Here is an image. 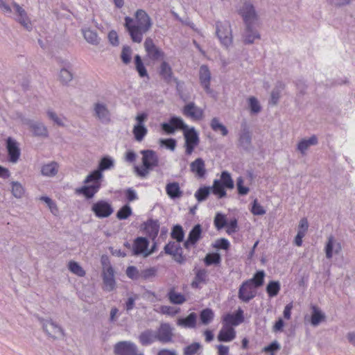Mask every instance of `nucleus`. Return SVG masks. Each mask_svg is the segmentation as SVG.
Masks as SVG:
<instances>
[{
    "mask_svg": "<svg viewBox=\"0 0 355 355\" xmlns=\"http://www.w3.org/2000/svg\"><path fill=\"white\" fill-rule=\"evenodd\" d=\"M44 332L53 339L60 338L64 336L63 329L51 319L39 318Z\"/></svg>",
    "mask_w": 355,
    "mask_h": 355,
    "instance_id": "obj_4",
    "label": "nucleus"
},
{
    "mask_svg": "<svg viewBox=\"0 0 355 355\" xmlns=\"http://www.w3.org/2000/svg\"><path fill=\"white\" fill-rule=\"evenodd\" d=\"M87 184L77 189L76 192L83 194L87 199H91L98 191L101 187V180H93Z\"/></svg>",
    "mask_w": 355,
    "mask_h": 355,
    "instance_id": "obj_14",
    "label": "nucleus"
},
{
    "mask_svg": "<svg viewBox=\"0 0 355 355\" xmlns=\"http://www.w3.org/2000/svg\"><path fill=\"white\" fill-rule=\"evenodd\" d=\"M202 345L198 342L192 343L183 349V355H200Z\"/></svg>",
    "mask_w": 355,
    "mask_h": 355,
    "instance_id": "obj_36",
    "label": "nucleus"
},
{
    "mask_svg": "<svg viewBox=\"0 0 355 355\" xmlns=\"http://www.w3.org/2000/svg\"><path fill=\"white\" fill-rule=\"evenodd\" d=\"M280 288V283L278 281H270L266 286V292L269 297H273L278 295Z\"/></svg>",
    "mask_w": 355,
    "mask_h": 355,
    "instance_id": "obj_43",
    "label": "nucleus"
},
{
    "mask_svg": "<svg viewBox=\"0 0 355 355\" xmlns=\"http://www.w3.org/2000/svg\"><path fill=\"white\" fill-rule=\"evenodd\" d=\"M157 273V269L155 267H150L140 272V278L145 281H150L155 278Z\"/></svg>",
    "mask_w": 355,
    "mask_h": 355,
    "instance_id": "obj_47",
    "label": "nucleus"
},
{
    "mask_svg": "<svg viewBox=\"0 0 355 355\" xmlns=\"http://www.w3.org/2000/svg\"><path fill=\"white\" fill-rule=\"evenodd\" d=\"M252 213L255 216H262L266 214L264 208L258 202L257 199L254 200L251 209Z\"/></svg>",
    "mask_w": 355,
    "mask_h": 355,
    "instance_id": "obj_61",
    "label": "nucleus"
},
{
    "mask_svg": "<svg viewBox=\"0 0 355 355\" xmlns=\"http://www.w3.org/2000/svg\"><path fill=\"white\" fill-rule=\"evenodd\" d=\"M159 144L161 146H164L166 148L173 151L176 147L177 142L173 138L160 139Z\"/></svg>",
    "mask_w": 355,
    "mask_h": 355,
    "instance_id": "obj_62",
    "label": "nucleus"
},
{
    "mask_svg": "<svg viewBox=\"0 0 355 355\" xmlns=\"http://www.w3.org/2000/svg\"><path fill=\"white\" fill-rule=\"evenodd\" d=\"M245 28L242 33L243 42L245 44H252L256 39H260L259 32L254 28V24H244Z\"/></svg>",
    "mask_w": 355,
    "mask_h": 355,
    "instance_id": "obj_19",
    "label": "nucleus"
},
{
    "mask_svg": "<svg viewBox=\"0 0 355 355\" xmlns=\"http://www.w3.org/2000/svg\"><path fill=\"white\" fill-rule=\"evenodd\" d=\"M58 172V164L55 162H51L42 166L41 173L44 176L53 177Z\"/></svg>",
    "mask_w": 355,
    "mask_h": 355,
    "instance_id": "obj_38",
    "label": "nucleus"
},
{
    "mask_svg": "<svg viewBox=\"0 0 355 355\" xmlns=\"http://www.w3.org/2000/svg\"><path fill=\"white\" fill-rule=\"evenodd\" d=\"M335 241H334V239L333 236H329L328 238V241L326 243V245H325V254H326V257L327 259H331L333 257V250H334V252L336 254H338L339 252L341 250V247H340V243H336L335 245Z\"/></svg>",
    "mask_w": 355,
    "mask_h": 355,
    "instance_id": "obj_33",
    "label": "nucleus"
},
{
    "mask_svg": "<svg viewBox=\"0 0 355 355\" xmlns=\"http://www.w3.org/2000/svg\"><path fill=\"white\" fill-rule=\"evenodd\" d=\"M216 34L222 45L225 47L232 44L233 37L231 24L229 21L216 22Z\"/></svg>",
    "mask_w": 355,
    "mask_h": 355,
    "instance_id": "obj_1",
    "label": "nucleus"
},
{
    "mask_svg": "<svg viewBox=\"0 0 355 355\" xmlns=\"http://www.w3.org/2000/svg\"><path fill=\"white\" fill-rule=\"evenodd\" d=\"M265 272L263 270L257 271L253 276V277L246 282H250V285L252 286L253 284L255 288H259L263 284Z\"/></svg>",
    "mask_w": 355,
    "mask_h": 355,
    "instance_id": "obj_41",
    "label": "nucleus"
},
{
    "mask_svg": "<svg viewBox=\"0 0 355 355\" xmlns=\"http://www.w3.org/2000/svg\"><path fill=\"white\" fill-rule=\"evenodd\" d=\"M91 210L98 218H107L114 212L112 205L104 200H100L94 203Z\"/></svg>",
    "mask_w": 355,
    "mask_h": 355,
    "instance_id": "obj_5",
    "label": "nucleus"
},
{
    "mask_svg": "<svg viewBox=\"0 0 355 355\" xmlns=\"http://www.w3.org/2000/svg\"><path fill=\"white\" fill-rule=\"evenodd\" d=\"M183 135L184 139V148L185 154L190 155L193 152L195 148L200 143V138L198 132L196 130L194 127L189 128V126H184L183 131Z\"/></svg>",
    "mask_w": 355,
    "mask_h": 355,
    "instance_id": "obj_2",
    "label": "nucleus"
},
{
    "mask_svg": "<svg viewBox=\"0 0 355 355\" xmlns=\"http://www.w3.org/2000/svg\"><path fill=\"white\" fill-rule=\"evenodd\" d=\"M236 337V331L232 327L223 326L218 335L220 342H230Z\"/></svg>",
    "mask_w": 355,
    "mask_h": 355,
    "instance_id": "obj_27",
    "label": "nucleus"
},
{
    "mask_svg": "<svg viewBox=\"0 0 355 355\" xmlns=\"http://www.w3.org/2000/svg\"><path fill=\"white\" fill-rule=\"evenodd\" d=\"M211 129L215 132L220 131L223 136H226L228 134L227 128L221 123L217 118H213L210 123Z\"/></svg>",
    "mask_w": 355,
    "mask_h": 355,
    "instance_id": "obj_46",
    "label": "nucleus"
},
{
    "mask_svg": "<svg viewBox=\"0 0 355 355\" xmlns=\"http://www.w3.org/2000/svg\"><path fill=\"white\" fill-rule=\"evenodd\" d=\"M174 328L168 322H162L155 331L157 340L162 343H169L173 341Z\"/></svg>",
    "mask_w": 355,
    "mask_h": 355,
    "instance_id": "obj_7",
    "label": "nucleus"
},
{
    "mask_svg": "<svg viewBox=\"0 0 355 355\" xmlns=\"http://www.w3.org/2000/svg\"><path fill=\"white\" fill-rule=\"evenodd\" d=\"M23 123L28 126L35 137H47L49 135L47 128L42 122L25 119Z\"/></svg>",
    "mask_w": 355,
    "mask_h": 355,
    "instance_id": "obj_12",
    "label": "nucleus"
},
{
    "mask_svg": "<svg viewBox=\"0 0 355 355\" xmlns=\"http://www.w3.org/2000/svg\"><path fill=\"white\" fill-rule=\"evenodd\" d=\"M211 187V191L214 195H216L218 198H223L227 196V189L221 182L216 179L214 180L213 185Z\"/></svg>",
    "mask_w": 355,
    "mask_h": 355,
    "instance_id": "obj_39",
    "label": "nucleus"
},
{
    "mask_svg": "<svg viewBox=\"0 0 355 355\" xmlns=\"http://www.w3.org/2000/svg\"><path fill=\"white\" fill-rule=\"evenodd\" d=\"M166 191L171 199L179 198L182 196V191L180 190V185L175 182L167 184Z\"/></svg>",
    "mask_w": 355,
    "mask_h": 355,
    "instance_id": "obj_34",
    "label": "nucleus"
},
{
    "mask_svg": "<svg viewBox=\"0 0 355 355\" xmlns=\"http://www.w3.org/2000/svg\"><path fill=\"white\" fill-rule=\"evenodd\" d=\"M204 262L206 266L218 265L221 262V257L220 254L217 252L209 253L205 256Z\"/></svg>",
    "mask_w": 355,
    "mask_h": 355,
    "instance_id": "obj_48",
    "label": "nucleus"
},
{
    "mask_svg": "<svg viewBox=\"0 0 355 355\" xmlns=\"http://www.w3.org/2000/svg\"><path fill=\"white\" fill-rule=\"evenodd\" d=\"M149 245V241L146 237L139 236L134 241L132 246V254L138 256L146 253V250Z\"/></svg>",
    "mask_w": 355,
    "mask_h": 355,
    "instance_id": "obj_21",
    "label": "nucleus"
},
{
    "mask_svg": "<svg viewBox=\"0 0 355 355\" xmlns=\"http://www.w3.org/2000/svg\"><path fill=\"white\" fill-rule=\"evenodd\" d=\"M144 48L150 59L153 60H159L164 58V52L155 46L151 38L148 37L146 39Z\"/></svg>",
    "mask_w": 355,
    "mask_h": 355,
    "instance_id": "obj_13",
    "label": "nucleus"
},
{
    "mask_svg": "<svg viewBox=\"0 0 355 355\" xmlns=\"http://www.w3.org/2000/svg\"><path fill=\"white\" fill-rule=\"evenodd\" d=\"M73 73L71 71L66 69L65 67H63L60 69V73H59V80L60 83L64 85H67L69 84V82H71L73 79Z\"/></svg>",
    "mask_w": 355,
    "mask_h": 355,
    "instance_id": "obj_45",
    "label": "nucleus"
},
{
    "mask_svg": "<svg viewBox=\"0 0 355 355\" xmlns=\"http://www.w3.org/2000/svg\"><path fill=\"white\" fill-rule=\"evenodd\" d=\"M242 17L244 24H254L258 20V15L254 6L250 1H245L239 10Z\"/></svg>",
    "mask_w": 355,
    "mask_h": 355,
    "instance_id": "obj_6",
    "label": "nucleus"
},
{
    "mask_svg": "<svg viewBox=\"0 0 355 355\" xmlns=\"http://www.w3.org/2000/svg\"><path fill=\"white\" fill-rule=\"evenodd\" d=\"M202 226L200 224L195 225L189 233L188 239L189 242H193L195 245L202 238Z\"/></svg>",
    "mask_w": 355,
    "mask_h": 355,
    "instance_id": "obj_40",
    "label": "nucleus"
},
{
    "mask_svg": "<svg viewBox=\"0 0 355 355\" xmlns=\"http://www.w3.org/2000/svg\"><path fill=\"white\" fill-rule=\"evenodd\" d=\"M6 148L8 155V160L12 163H16L20 156V149L17 142L11 137L6 140Z\"/></svg>",
    "mask_w": 355,
    "mask_h": 355,
    "instance_id": "obj_18",
    "label": "nucleus"
},
{
    "mask_svg": "<svg viewBox=\"0 0 355 355\" xmlns=\"http://www.w3.org/2000/svg\"><path fill=\"white\" fill-rule=\"evenodd\" d=\"M211 191L210 187L204 186L200 187L196 191L194 196L198 202H203L207 200Z\"/></svg>",
    "mask_w": 355,
    "mask_h": 355,
    "instance_id": "obj_44",
    "label": "nucleus"
},
{
    "mask_svg": "<svg viewBox=\"0 0 355 355\" xmlns=\"http://www.w3.org/2000/svg\"><path fill=\"white\" fill-rule=\"evenodd\" d=\"M24 193V188L19 182H12V193L15 198H21Z\"/></svg>",
    "mask_w": 355,
    "mask_h": 355,
    "instance_id": "obj_59",
    "label": "nucleus"
},
{
    "mask_svg": "<svg viewBox=\"0 0 355 355\" xmlns=\"http://www.w3.org/2000/svg\"><path fill=\"white\" fill-rule=\"evenodd\" d=\"M199 79L201 85L203 87L207 93H211L210 80L211 73L207 65H202L199 70Z\"/></svg>",
    "mask_w": 355,
    "mask_h": 355,
    "instance_id": "obj_23",
    "label": "nucleus"
},
{
    "mask_svg": "<svg viewBox=\"0 0 355 355\" xmlns=\"http://www.w3.org/2000/svg\"><path fill=\"white\" fill-rule=\"evenodd\" d=\"M167 297L171 303L173 304H182L186 302V297L184 295L177 293L174 288L169 290L167 293Z\"/></svg>",
    "mask_w": 355,
    "mask_h": 355,
    "instance_id": "obj_37",
    "label": "nucleus"
},
{
    "mask_svg": "<svg viewBox=\"0 0 355 355\" xmlns=\"http://www.w3.org/2000/svg\"><path fill=\"white\" fill-rule=\"evenodd\" d=\"M137 352V347L131 341H119L114 346L115 355H136Z\"/></svg>",
    "mask_w": 355,
    "mask_h": 355,
    "instance_id": "obj_9",
    "label": "nucleus"
},
{
    "mask_svg": "<svg viewBox=\"0 0 355 355\" xmlns=\"http://www.w3.org/2000/svg\"><path fill=\"white\" fill-rule=\"evenodd\" d=\"M191 171L196 173L199 178H202L205 175L206 169L205 162L202 158H197L190 164Z\"/></svg>",
    "mask_w": 355,
    "mask_h": 355,
    "instance_id": "obj_30",
    "label": "nucleus"
},
{
    "mask_svg": "<svg viewBox=\"0 0 355 355\" xmlns=\"http://www.w3.org/2000/svg\"><path fill=\"white\" fill-rule=\"evenodd\" d=\"M132 49L129 46H123L121 54L122 62L128 64L131 61Z\"/></svg>",
    "mask_w": 355,
    "mask_h": 355,
    "instance_id": "obj_57",
    "label": "nucleus"
},
{
    "mask_svg": "<svg viewBox=\"0 0 355 355\" xmlns=\"http://www.w3.org/2000/svg\"><path fill=\"white\" fill-rule=\"evenodd\" d=\"M214 318V312L211 309H203L200 314V319L202 324H208Z\"/></svg>",
    "mask_w": 355,
    "mask_h": 355,
    "instance_id": "obj_52",
    "label": "nucleus"
},
{
    "mask_svg": "<svg viewBox=\"0 0 355 355\" xmlns=\"http://www.w3.org/2000/svg\"><path fill=\"white\" fill-rule=\"evenodd\" d=\"M148 132L147 128L146 126H134L132 133L135 139L137 141H141Z\"/></svg>",
    "mask_w": 355,
    "mask_h": 355,
    "instance_id": "obj_51",
    "label": "nucleus"
},
{
    "mask_svg": "<svg viewBox=\"0 0 355 355\" xmlns=\"http://www.w3.org/2000/svg\"><path fill=\"white\" fill-rule=\"evenodd\" d=\"M255 294L252 291V286L250 285V282H244L239 287V297L244 302H248L253 299Z\"/></svg>",
    "mask_w": 355,
    "mask_h": 355,
    "instance_id": "obj_26",
    "label": "nucleus"
},
{
    "mask_svg": "<svg viewBox=\"0 0 355 355\" xmlns=\"http://www.w3.org/2000/svg\"><path fill=\"white\" fill-rule=\"evenodd\" d=\"M96 116L100 119H106L109 116V111L105 105L96 103L94 108Z\"/></svg>",
    "mask_w": 355,
    "mask_h": 355,
    "instance_id": "obj_53",
    "label": "nucleus"
},
{
    "mask_svg": "<svg viewBox=\"0 0 355 355\" xmlns=\"http://www.w3.org/2000/svg\"><path fill=\"white\" fill-rule=\"evenodd\" d=\"M159 76L166 83H171L173 80L177 86L179 85L180 82L178 78L173 77V71L169 64L165 61L162 62L159 71Z\"/></svg>",
    "mask_w": 355,
    "mask_h": 355,
    "instance_id": "obj_22",
    "label": "nucleus"
},
{
    "mask_svg": "<svg viewBox=\"0 0 355 355\" xmlns=\"http://www.w3.org/2000/svg\"><path fill=\"white\" fill-rule=\"evenodd\" d=\"M318 144V138L315 135H312L308 139H302L297 144V149L302 154H305L306 150L311 146Z\"/></svg>",
    "mask_w": 355,
    "mask_h": 355,
    "instance_id": "obj_35",
    "label": "nucleus"
},
{
    "mask_svg": "<svg viewBox=\"0 0 355 355\" xmlns=\"http://www.w3.org/2000/svg\"><path fill=\"white\" fill-rule=\"evenodd\" d=\"M114 165V161L111 157L108 155L104 156L100 160L98 168L86 177L84 183L88 184L93 180H101L103 178L102 172L113 168Z\"/></svg>",
    "mask_w": 355,
    "mask_h": 355,
    "instance_id": "obj_3",
    "label": "nucleus"
},
{
    "mask_svg": "<svg viewBox=\"0 0 355 355\" xmlns=\"http://www.w3.org/2000/svg\"><path fill=\"white\" fill-rule=\"evenodd\" d=\"M135 18L137 23L136 26L140 27L143 32H148L151 28V19L145 10L142 9L137 10L135 12Z\"/></svg>",
    "mask_w": 355,
    "mask_h": 355,
    "instance_id": "obj_17",
    "label": "nucleus"
},
{
    "mask_svg": "<svg viewBox=\"0 0 355 355\" xmlns=\"http://www.w3.org/2000/svg\"><path fill=\"white\" fill-rule=\"evenodd\" d=\"M82 33L85 40L89 44L96 46L99 44L101 38L98 33L89 28H82Z\"/></svg>",
    "mask_w": 355,
    "mask_h": 355,
    "instance_id": "obj_29",
    "label": "nucleus"
},
{
    "mask_svg": "<svg viewBox=\"0 0 355 355\" xmlns=\"http://www.w3.org/2000/svg\"><path fill=\"white\" fill-rule=\"evenodd\" d=\"M249 108L252 114H258L260 112L261 107L258 100L254 97L250 96L248 98Z\"/></svg>",
    "mask_w": 355,
    "mask_h": 355,
    "instance_id": "obj_56",
    "label": "nucleus"
},
{
    "mask_svg": "<svg viewBox=\"0 0 355 355\" xmlns=\"http://www.w3.org/2000/svg\"><path fill=\"white\" fill-rule=\"evenodd\" d=\"M183 114L193 120H199L202 119L203 112L200 108L196 106L194 103L191 102L184 107Z\"/></svg>",
    "mask_w": 355,
    "mask_h": 355,
    "instance_id": "obj_25",
    "label": "nucleus"
},
{
    "mask_svg": "<svg viewBox=\"0 0 355 355\" xmlns=\"http://www.w3.org/2000/svg\"><path fill=\"white\" fill-rule=\"evenodd\" d=\"M243 178L240 176L236 179V187L238 190V193L240 196H245L248 193L250 189L248 187L243 186Z\"/></svg>",
    "mask_w": 355,
    "mask_h": 355,
    "instance_id": "obj_60",
    "label": "nucleus"
},
{
    "mask_svg": "<svg viewBox=\"0 0 355 355\" xmlns=\"http://www.w3.org/2000/svg\"><path fill=\"white\" fill-rule=\"evenodd\" d=\"M135 63L136 70L137 71L140 77H146L148 76L147 70L142 62L141 58L139 55H136L135 56Z\"/></svg>",
    "mask_w": 355,
    "mask_h": 355,
    "instance_id": "obj_49",
    "label": "nucleus"
},
{
    "mask_svg": "<svg viewBox=\"0 0 355 355\" xmlns=\"http://www.w3.org/2000/svg\"><path fill=\"white\" fill-rule=\"evenodd\" d=\"M159 226L158 220L150 218L141 225L140 230L143 231L150 239L154 241L158 235Z\"/></svg>",
    "mask_w": 355,
    "mask_h": 355,
    "instance_id": "obj_10",
    "label": "nucleus"
},
{
    "mask_svg": "<svg viewBox=\"0 0 355 355\" xmlns=\"http://www.w3.org/2000/svg\"><path fill=\"white\" fill-rule=\"evenodd\" d=\"M12 6L15 10V21L19 23L26 30L31 31L33 29V25L26 11L16 2L12 3Z\"/></svg>",
    "mask_w": 355,
    "mask_h": 355,
    "instance_id": "obj_8",
    "label": "nucleus"
},
{
    "mask_svg": "<svg viewBox=\"0 0 355 355\" xmlns=\"http://www.w3.org/2000/svg\"><path fill=\"white\" fill-rule=\"evenodd\" d=\"M184 236V232L182 227L180 225H175L171 231V237L175 239L178 243H180L183 241Z\"/></svg>",
    "mask_w": 355,
    "mask_h": 355,
    "instance_id": "obj_50",
    "label": "nucleus"
},
{
    "mask_svg": "<svg viewBox=\"0 0 355 355\" xmlns=\"http://www.w3.org/2000/svg\"><path fill=\"white\" fill-rule=\"evenodd\" d=\"M132 214L130 206L128 204L123 205L116 213V218L119 220L127 219Z\"/></svg>",
    "mask_w": 355,
    "mask_h": 355,
    "instance_id": "obj_54",
    "label": "nucleus"
},
{
    "mask_svg": "<svg viewBox=\"0 0 355 355\" xmlns=\"http://www.w3.org/2000/svg\"><path fill=\"white\" fill-rule=\"evenodd\" d=\"M140 343L143 346H147L157 340L155 331L152 329H147L141 333L139 336Z\"/></svg>",
    "mask_w": 355,
    "mask_h": 355,
    "instance_id": "obj_28",
    "label": "nucleus"
},
{
    "mask_svg": "<svg viewBox=\"0 0 355 355\" xmlns=\"http://www.w3.org/2000/svg\"><path fill=\"white\" fill-rule=\"evenodd\" d=\"M126 275L131 279L137 280L140 278V272L135 266H130L126 269Z\"/></svg>",
    "mask_w": 355,
    "mask_h": 355,
    "instance_id": "obj_64",
    "label": "nucleus"
},
{
    "mask_svg": "<svg viewBox=\"0 0 355 355\" xmlns=\"http://www.w3.org/2000/svg\"><path fill=\"white\" fill-rule=\"evenodd\" d=\"M244 321L243 311L239 309L234 313H227L223 317L224 325L237 326Z\"/></svg>",
    "mask_w": 355,
    "mask_h": 355,
    "instance_id": "obj_20",
    "label": "nucleus"
},
{
    "mask_svg": "<svg viewBox=\"0 0 355 355\" xmlns=\"http://www.w3.org/2000/svg\"><path fill=\"white\" fill-rule=\"evenodd\" d=\"M171 124L173 125V127L176 128L181 129L182 131L184 130V126H188L187 124L184 123L183 119L178 116H171L169 119Z\"/></svg>",
    "mask_w": 355,
    "mask_h": 355,
    "instance_id": "obj_63",
    "label": "nucleus"
},
{
    "mask_svg": "<svg viewBox=\"0 0 355 355\" xmlns=\"http://www.w3.org/2000/svg\"><path fill=\"white\" fill-rule=\"evenodd\" d=\"M252 144L251 132L245 123L241 124V130L239 137V146L245 150H249Z\"/></svg>",
    "mask_w": 355,
    "mask_h": 355,
    "instance_id": "obj_15",
    "label": "nucleus"
},
{
    "mask_svg": "<svg viewBox=\"0 0 355 355\" xmlns=\"http://www.w3.org/2000/svg\"><path fill=\"white\" fill-rule=\"evenodd\" d=\"M227 225L225 216L218 213L214 218V225L218 230L223 228Z\"/></svg>",
    "mask_w": 355,
    "mask_h": 355,
    "instance_id": "obj_58",
    "label": "nucleus"
},
{
    "mask_svg": "<svg viewBox=\"0 0 355 355\" xmlns=\"http://www.w3.org/2000/svg\"><path fill=\"white\" fill-rule=\"evenodd\" d=\"M132 23L133 19L131 17H125V27L128 31L131 40L134 42L140 43L142 41L143 35L146 32H143L142 29L140 27L135 24H132Z\"/></svg>",
    "mask_w": 355,
    "mask_h": 355,
    "instance_id": "obj_11",
    "label": "nucleus"
},
{
    "mask_svg": "<svg viewBox=\"0 0 355 355\" xmlns=\"http://www.w3.org/2000/svg\"><path fill=\"white\" fill-rule=\"evenodd\" d=\"M142 155V164L147 168L153 169L159 164V158L155 151L153 150H143L141 151Z\"/></svg>",
    "mask_w": 355,
    "mask_h": 355,
    "instance_id": "obj_16",
    "label": "nucleus"
},
{
    "mask_svg": "<svg viewBox=\"0 0 355 355\" xmlns=\"http://www.w3.org/2000/svg\"><path fill=\"white\" fill-rule=\"evenodd\" d=\"M69 270L73 272V274L79 276L83 277L85 275V270L82 268V267L76 261H70L69 262Z\"/></svg>",
    "mask_w": 355,
    "mask_h": 355,
    "instance_id": "obj_55",
    "label": "nucleus"
},
{
    "mask_svg": "<svg viewBox=\"0 0 355 355\" xmlns=\"http://www.w3.org/2000/svg\"><path fill=\"white\" fill-rule=\"evenodd\" d=\"M311 324L313 327L318 326L321 322L326 318L325 314L317 306L313 305L311 306Z\"/></svg>",
    "mask_w": 355,
    "mask_h": 355,
    "instance_id": "obj_32",
    "label": "nucleus"
},
{
    "mask_svg": "<svg viewBox=\"0 0 355 355\" xmlns=\"http://www.w3.org/2000/svg\"><path fill=\"white\" fill-rule=\"evenodd\" d=\"M223 186H225L227 189H232L234 187V181L231 177L230 173L224 171L220 174V178L218 180Z\"/></svg>",
    "mask_w": 355,
    "mask_h": 355,
    "instance_id": "obj_42",
    "label": "nucleus"
},
{
    "mask_svg": "<svg viewBox=\"0 0 355 355\" xmlns=\"http://www.w3.org/2000/svg\"><path fill=\"white\" fill-rule=\"evenodd\" d=\"M102 276L106 290L108 291H112L115 287V280L114 270L112 266H109L103 270Z\"/></svg>",
    "mask_w": 355,
    "mask_h": 355,
    "instance_id": "obj_24",
    "label": "nucleus"
},
{
    "mask_svg": "<svg viewBox=\"0 0 355 355\" xmlns=\"http://www.w3.org/2000/svg\"><path fill=\"white\" fill-rule=\"evenodd\" d=\"M196 319L197 315L193 312L186 318H179L177 321V324L184 328H194L196 325Z\"/></svg>",
    "mask_w": 355,
    "mask_h": 355,
    "instance_id": "obj_31",
    "label": "nucleus"
}]
</instances>
